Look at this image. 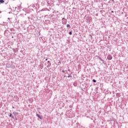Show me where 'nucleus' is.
<instances>
[{"instance_id": "obj_1", "label": "nucleus", "mask_w": 128, "mask_h": 128, "mask_svg": "<svg viewBox=\"0 0 128 128\" xmlns=\"http://www.w3.org/2000/svg\"><path fill=\"white\" fill-rule=\"evenodd\" d=\"M62 20L63 24H66V22H68L64 18H62Z\"/></svg>"}, {"instance_id": "obj_2", "label": "nucleus", "mask_w": 128, "mask_h": 128, "mask_svg": "<svg viewBox=\"0 0 128 128\" xmlns=\"http://www.w3.org/2000/svg\"><path fill=\"white\" fill-rule=\"evenodd\" d=\"M108 60H110L112 59V55L110 54L107 57Z\"/></svg>"}, {"instance_id": "obj_3", "label": "nucleus", "mask_w": 128, "mask_h": 128, "mask_svg": "<svg viewBox=\"0 0 128 128\" xmlns=\"http://www.w3.org/2000/svg\"><path fill=\"white\" fill-rule=\"evenodd\" d=\"M36 116L38 118H40V120H42V116H40V114H36Z\"/></svg>"}, {"instance_id": "obj_4", "label": "nucleus", "mask_w": 128, "mask_h": 128, "mask_svg": "<svg viewBox=\"0 0 128 128\" xmlns=\"http://www.w3.org/2000/svg\"><path fill=\"white\" fill-rule=\"evenodd\" d=\"M4 0H0V4H4Z\"/></svg>"}, {"instance_id": "obj_5", "label": "nucleus", "mask_w": 128, "mask_h": 128, "mask_svg": "<svg viewBox=\"0 0 128 128\" xmlns=\"http://www.w3.org/2000/svg\"><path fill=\"white\" fill-rule=\"evenodd\" d=\"M98 58H99V60H101V62H104V60H102V58H100V56H98Z\"/></svg>"}, {"instance_id": "obj_6", "label": "nucleus", "mask_w": 128, "mask_h": 128, "mask_svg": "<svg viewBox=\"0 0 128 128\" xmlns=\"http://www.w3.org/2000/svg\"><path fill=\"white\" fill-rule=\"evenodd\" d=\"M29 100L30 102H32L34 101V100H32V98H30V99H29Z\"/></svg>"}, {"instance_id": "obj_7", "label": "nucleus", "mask_w": 128, "mask_h": 128, "mask_svg": "<svg viewBox=\"0 0 128 128\" xmlns=\"http://www.w3.org/2000/svg\"><path fill=\"white\" fill-rule=\"evenodd\" d=\"M10 118H14V116H12V114H10Z\"/></svg>"}, {"instance_id": "obj_8", "label": "nucleus", "mask_w": 128, "mask_h": 128, "mask_svg": "<svg viewBox=\"0 0 128 128\" xmlns=\"http://www.w3.org/2000/svg\"><path fill=\"white\" fill-rule=\"evenodd\" d=\"M66 28H70V24H68L66 25Z\"/></svg>"}, {"instance_id": "obj_9", "label": "nucleus", "mask_w": 128, "mask_h": 128, "mask_svg": "<svg viewBox=\"0 0 128 128\" xmlns=\"http://www.w3.org/2000/svg\"><path fill=\"white\" fill-rule=\"evenodd\" d=\"M93 82H96V80L94 79L92 80Z\"/></svg>"}, {"instance_id": "obj_10", "label": "nucleus", "mask_w": 128, "mask_h": 128, "mask_svg": "<svg viewBox=\"0 0 128 128\" xmlns=\"http://www.w3.org/2000/svg\"><path fill=\"white\" fill-rule=\"evenodd\" d=\"M51 64H48V65L47 66V68H50V66Z\"/></svg>"}, {"instance_id": "obj_11", "label": "nucleus", "mask_w": 128, "mask_h": 128, "mask_svg": "<svg viewBox=\"0 0 128 128\" xmlns=\"http://www.w3.org/2000/svg\"><path fill=\"white\" fill-rule=\"evenodd\" d=\"M13 114H14V116H16V114H18L16 113V112H14Z\"/></svg>"}, {"instance_id": "obj_12", "label": "nucleus", "mask_w": 128, "mask_h": 128, "mask_svg": "<svg viewBox=\"0 0 128 128\" xmlns=\"http://www.w3.org/2000/svg\"><path fill=\"white\" fill-rule=\"evenodd\" d=\"M69 34H72V32H69Z\"/></svg>"}, {"instance_id": "obj_13", "label": "nucleus", "mask_w": 128, "mask_h": 128, "mask_svg": "<svg viewBox=\"0 0 128 128\" xmlns=\"http://www.w3.org/2000/svg\"><path fill=\"white\" fill-rule=\"evenodd\" d=\"M62 72H64V73L66 72V70H65V71H64V70H62Z\"/></svg>"}, {"instance_id": "obj_14", "label": "nucleus", "mask_w": 128, "mask_h": 128, "mask_svg": "<svg viewBox=\"0 0 128 128\" xmlns=\"http://www.w3.org/2000/svg\"><path fill=\"white\" fill-rule=\"evenodd\" d=\"M68 78H72V76H68Z\"/></svg>"}, {"instance_id": "obj_15", "label": "nucleus", "mask_w": 128, "mask_h": 128, "mask_svg": "<svg viewBox=\"0 0 128 128\" xmlns=\"http://www.w3.org/2000/svg\"><path fill=\"white\" fill-rule=\"evenodd\" d=\"M46 61L48 60V58H46Z\"/></svg>"}, {"instance_id": "obj_16", "label": "nucleus", "mask_w": 128, "mask_h": 128, "mask_svg": "<svg viewBox=\"0 0 128 128\" xmlns=\"http://www.w3.org/2000/svg\"><path fill=\"white\" fill-rule=\"evenodd\" d=\"M48 62L49 64V62H50V61H48Z\"/></svg>"}, {"instance_id": "obj_17", "label": "nucleus", "mask_w": 128, "mask_h": 128, "mask_svg": "<svg viewBox=\"0 0 128 128\" xmlns=\"http://www.w3.org/2000/svg\"><path fill=\"white\" fill-rule=\"evenodd\" d=\"M111 12H114V11H112Z\"/></svg>"}, {"instance_id": "obj_18", "label": "nucleus", "mask_w": 128, "mask_h": 128, "mask_svg": "<svg viewBox=\"0 0 128 128\" xmlns=\"http://www.w3.org/2000/svg\"><path fill=\"white\" fill-rule=\"evenodd\" d=\"M12 108H14V107L12 106Z\"/></svg>"}, {"instance_id": "obj_19", "label": "nucleus", "mask_w": 128, "mask_h": 128, "mask_svg": "<svg viewBox=\"0 0 128 128\" xmlns=\"http://www.w3.org/2000/svg\"><path fill=\"white\" fill-rule=\"evenodd\" d=\"M0 14H2V12H0Z\"/></svg>"}, {"instance_id": "obj_20", "label": "nucleus", "mask_w": 128, "mask_h": 128, "mask_svg": "<svg viewBox=\"0 0 128 128\" xmlns=\"http://www.w3.org/2000/svg\"><path fill=\"white\" fill-rule=\"evenodd\" d=\"M8 14H10V12H9Z\"/></svg>"}, {"instance_id": "obj_21", "label": "nucleus", "mask_w": 128, "mask_h": 128, "mask_svg": "<svg viewBox=\"0 0 128 128\" xmlns=\"http://www.w3.org/2000/svg\"><path fill=\"white\" fill-rule=\"evenodd\" d=\"M60 64V61L59 62Z\"/></svg>"}, {"instance_id": "obj_22", "label": "nucleus", "mask_w": 128, "mask_h": 128, "mask_svg": "<svg viewBox=\"0 0 128 128\" xmlns=\"http://www.w3.org/2000/svg\"><path fill=\"white\" fill-rule=\"evenodd\" d=\"M68 71L70 72V70H68Z\"/></svg>"}, {"instance_id": "obj_23", "label": "nucleus", "mask_w": 128, "mask_h": 128, "mask_svg": "<svg viewBox=\"0 0 128 128\" xmlns=\"http://www.w3.org/2000/svg\"><path fill=\"white\" fill-rule=\"evenodd\" d=\"M8 20H10V18H8Z\"/></svg>"}, {"instance_id": "obj_24", "label": "nucleus", "mask_w": 128, "mask_h": 128, "mask_svg": "<svg viewBox=\"0 0 128 128\" xmlns=\"http://www.w3.org/2000/svg\"><path fill=\"white\" fill-rule=\"evenodd\" d=\"M102 64H104V62H102Z\"/></svg>"}]
</instances>
